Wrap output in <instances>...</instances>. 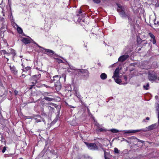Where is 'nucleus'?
Returning a JSON list of instances; mask_svg holds the SVG:
<instances>
[{
	"mask_svg": "<svg viewBox=\"0 0 159 159\" xmlns=\"http://www.w3.org/2000/svg\"><path fill=\"white\" fill-rule=\"evenodd\" d=\"M129 57L128 55L127 54L123 55L120 56L118 59L119 61L122 62L126 60Z\"/></svg>",
	"mask_w": 159,
	"mask_h": 159,
	"instance_id": "6",
	"label": "nucleus"
},
{
	"mask_svg": "<svg viewBox=\"0 0 159 159\" xmlns=\"http://www.w3.org/2000/svg\"><path fill=\"white\" fill-rule=\"evenodd\" d=\"M114 79L115 80V81L116 82V83H117L119 84H121V83L122 81H121V80L120 79L118 78L116 79L115 78H114Z\"/></svg>",
	"mask_w": 159,
	"mask_h": 159,
	"instance_id": "20",
	"label": "nucleus"
},
{
	"mask_svg": "<svg viewBox=\"0 0 159 159\" xmlns=\"http://www.w3.org/2000/svg\"><path fill=\"white\" fill-rule=\"evenodd\" d=\"M131 139H133L135 140V142H140L141 143H143L144 142V141H143L139 139H138L136 137L133 136L131 138Z\"/></svg>",
	"mask_w": 159,
	"mask_h": 159,
	"instance_id": "18",
	"label": "nucleus"
},
{
	"mask_svg": "<svg viewBox=\"0 0 159 159\" xmlns=\"http://www.w3.org/2000/svg\"><path fill=\"white\" fill-rule=\"evenodd\" d=\"M0 86L2 87V89H3L4 91V93H3V94L6 95V94L7 93V92L6 90L3 87V84L2 83L1 80L0 79Z\"/></svg>",
	"mask_w": 159,
	"mask_h": 159,
	"instance_id": "19",
	"label": "nucleus"
},
{
	"mask_svg": "<svg viewBox=\"0 0 159 159\" xmlns=\"http://www.w3.org/2000/svg\"><path fill=\"white\" fill-rule=\"evenodd\" d=\"M152 43L153 44H155L156 43V41L155 38L153 39Z\"/></svg>",
	"mask_w": 159,
	"mask_h": 159,
	"instance_id": "40",
	"label": "nucleus"
},
{
	"mask_svg": "<svg viewBox=\"0 0 159 159\" xmlns=\"http://www.w3.org/2000/svg\"><path fill=\"white\" fill-rule=\"evenodd\" d=\"M21 41L23 43L25 44L30 43L32 41H33L32 39L30 38H24L21 40Z\"/></svg>",
	"mask_w": 159,
	"mask_h": 159,
	"instance_id": "9",
	"label": "nucleus"
},
{
	"mask_svg": "<svg viewBox=\"0 0 159 159\" xmlns=\"http://www.w3.org/2000/svg\"><path fill=\"white\" fill-rule=\"evenodd\" d=\"M71 108H74V107H73V106H71Z\"/></svg>",
	"mask_w": 159,
	"mask_h": 159,
	"instance_id": "46",
	"label": "nucleus"
},
{
	"mask_svg": "<svg viewBox=\"0 0 159 159\" xmlns=\"http://www.w3.org/2000/svg\"><path fill=\"white\" fill-rule=\"evenodd\" d=\"M9 0H8V2H9ZM10 0V1H11V0Z\"/></svg>",
	"mask_w": 159,
	"mask_h": 159,
	"instance_id": "49",
	"label": "nucleus"
},
{
	"mask_svg": "<svg viewBox=\"0 0 159 159\" xmlns=\"http://www.w3.org/2000/svg\"><path fill=\"white\" fill-rule=\"evenodd\" d=\"M11 71L12 74L14 75H16L18 72V71L16 68L15 66L13 65H10L9 66Z\"/></svg>",
	"mask_w": 159,
	"mask_h": 159,
	"instance_id": "8",
	"label": "nucleus"
},
{
	"mask_svg": "<svg viewBox=\"0 0 159 159\" xmlns=\"http://www.w3.org/2000/svg\"><path fill=\"white\" fill-rule=\"evenodd\" d=\"M22 77H23V76H24H24H25V75H24V74H23V75H22Z\"/></svg>",
	"mask_w": 159,
	"mask_h": 159,
	"instance_id": "44",
	"label": "nucleus"
},
{
	"mask_svg": "<svg viewBox=\"0 0 159 159\" xmlns=\"http://www.w3.org/2000/svg\"><path fill=\"white\" fill-rule=\"evenodd\" d=\"M75 94L79 99H82V98L78 90H75Z\"/></svg>",
	"mask_w": 159,
	"mask_h": 159,
	"instance_id": "16",
	"label": "nucleus"
},
{
	"mask_svg": "<svg viewBox=\"0 0 159 159\" xmlns=\"http://www.w3.org/2000/svg\"><path fill=\"white\" fill-rule=\"evenodd\" d=\"M49 107H50V108H52V107L51 106H49Z\"/></svg>",
	"mask_w": 159,
	"mask_h": 159,
	"instance_id": "47",
	"label": "nucleus"
},
{
	"mask_svg": "<svg viewBox=\"0 0 159 159\" xmlns=\"http://www.w3.org/2000/svg\"><path fill=\"white\" fill-rule=\"evenodd\" d=\"M1 52L2 53H3V54H6L7 53V52L6 51L4 50H1Z\"/></svg>",
	"mask_w": 159,
	"mask_h": 159,
	"instance_id": "36",
	"label": "nucleus"
},
{
	"mask_svg": "<svg viewBox=\"0 0 159 159\" xmlns=\"http://www.w3.org/2000/svg\"><path fill=\"white\" fill-rule=\"evenodd\" d=\"M97 144L103 150V151L105 152V150L102 148V145L99 143H97Z\"/></svg>",
	"mask_w": 159,
	"mask_h": 159,
	"instance_id": "31",
	"label": "nucleus"
},
{
	"mask_svg": "<svg viewBox=\"0 0 159 159\" xmlns=\"http://www.w3.org/2000/svg\"><path fill=\"white\" fill-rule=\"evenodd\" d=\"M148 77L149 80L152 82L157 79V76L156 74H150L148 75Z\"/></svg>",
	"mask_w": 159,
	"mask_h": 159,
	"instance_id": "5",
	"label": "nucleus"
},
{
	"mask_svg": "<svg viewBox=\"0 0 159 159\" xmlns=\"http://www.w3.org/2000/svg\"><path fill=\"white\" fill-rule=\"evenodd\" d=\"M30 69L31 68L30 67L27 66L25 68V69L24 70V71H30Z\"/></svg>",
	"mask_w": 159,
	"mask_h": 159,
	"instance_id": "32",
	"label": "nucleus"
},
{
	"mask_svg": "<svg viewBox=\"0 0 159 159\" xmlns=\"http://www.w3.org/2000/svg\"><path fill=\"white\" fill-rule=\"evenodd\" d=\"M55 86L57 90H59L61 89V86L59 82H57V83L55 84Z\"/></svg>",
	"mask_w": 159,
	"mask_h": 159,
	"instance_id": "14",
	"label": "nucleus"
},
{
	"mask_svg": "<svg viewBox=\"0 0 159 159\" xmlns=\"http://www.w3.org/2000/svg\"><path fill=\"white\" fill-rule=\"evenodd\" d=\"M114 151L115 153L117 154H119V151L116 148H115L114 149Z\"/></svg>",
	"mask_w": 159,
	"mask_h": 159,
	"instance_id": "29",
	"label": "nucleus"
},
{
	"mask_svg": "<svg viewBox=\"0 0 159 159\" xmlns=\"http://www.w3.org/2000/svg\"><path fill=\"white\" fill-rule=\"evenodd\" d=\"M34 43H35V44H36L40 48H42L43 49H44L45 50V52H46L48 53H47V54L48 55V54L50 53H52V54H55V52L49 49H44V48H43L40 47V46L38 45L35 42H34Z\"/></svg>",
	"mask_w": 159,
	"mask_h": 159,
	"instance_id": "10",
	"label": "nucleus"
},
{
	"mask_svg": "<svg viewBox=\"0 0 159 159\" xmlns=\"http://www.w3.org/2000/svg\"><path fill=\"white\" fill-rule=\"evenodd\" d=\"M156 125L155 124L152 125L148 127V129L150 130H152L155 128Z\"/></svg>",
	"mask_w": 159,
	"mask_h": 159,
	"instance_id": "23",
	"label": "nucleus"
},
{
	"mask_svg": "<svg viewBox=\"0 0 159 159\" xmlns=\"http://www.w3.org/2000/svg\"><path fill=\"white\" fill-rule=\"evenodd\" d=\"M41 77V75L39 74L38 75H34L32 77V78L33 80H34L35 81V82H33L32 83L33 84L31 85V87L30 88V89L32 88V86L35 85V84L37 83L38 82V80Z\"/></svg>",
	"mask_w": 159,
	"mask_h": 159,
	"instance_id": "4",
	"label": "nucleus"
},
{
	"mask_svg": "<svg viewBox=\"0 0 159 159\" xmlns=\"http://www.w3.org/2000/svg\"><path fill=\"white\" fill-rule=\"evenodd\" d=\"M110 131H111L112 133H118L119 132H121V131H124L125 132L124 133V134H131V133H135L137 132H139L141 131H145L146 130L143 129H137V130H120L119 131L117 129H112L110 130Z\"/></svg>",
	"mask_w": 159,
	"mask_h": 159,
	"instance_id": "2",
	"label": "nucleus"
},
{
	"mask_svg": "<svg viewBox=\"0 0 159 159\" xmlns=\"http://www.w3.org/2000/svg\"><path fill=\"white\" fill-rule=\"evenodd\" d=\"M19 159H23V158H20Z\"/></svg>",
	"mask_w": 159,
	"mask_h": 159,
	"instance_id": "48",
	"label": "nucleus"
},
{
	"mask_svg": "<svg viewBox=\"0 0 159 159\" xmlns=\"http://www.w3.org/2000/svg\"><path fill=\"white\" fill-rule=\"evenodd\" d=\"M1 10H2V13L3 14L2 16H5V13L6 12H7V11L6 10V9L5 8H2L1 7Z\"/></svg>",
	"mask_w": 159,
	"mask_h": 159,
	"instance_id": "22",
	"label": "nucleus"
},
{
	"mask_svg": "<svg viewBox=\"0 0 159 159\" xmlns=\"http://www.w3.org/2000/svg\"><path fill=\"white\" fill-rule=\"evenodd\" d=\"M143 121H145V120H144Z\"/></svg>",
	"mask_w": 159,
	"mask_h": 159,
	"instance_id": "50",
	"label": "nucleus"
},
{
	"mask_svg": "<svg viewBox=\"0 0 159 159\" xmlns=\"http://www.w3.org/2000/svg\"><path fill=\"white\" fill-rule=\"evenodd\" d=\"M97 130L98 131L103 132V131H106V130L103 128H98V129H97Z\"/></svg>",
	"mask_w": 159,
	"mask_h": 159,
	"instance_id": "26",
	"label": "nucleus"
},
{
	"mask_svg": "<svg viewBox=\"0 0 159 159\" xmlns=\"http://www.w3.org/2000/svg\"><path fill=\"white\" fill-rule=\"evenodd\" d=\"M123 77H124V80L126 81V82L123 83H122L121 84H127V83H128V82H127V77H126V75H124L123 76Z\"/></svg>",
	"mask_w": 159,
	"mask_h": 159,
	"instance_id": "27",
	"label": "nucleus"
},
{
	"mask_svg": "<svg viewBox=\"0 0 159 159\" xmlns=\"http://www.w3.org/2000/svg\"><path fill=\"white\" fill-rule=\"evenodd\" d=\"M35 121L36 122H41V121H43V122L44 121V120L40 116H39L37 118L35 119Z\"/></svg>",
	"mask_w": 159,
	"mask_h": 159,
	"instance_id": "17",
	"label": "nucleus"
},
{
	"mask_svg": "<svg viewBox=\"0 0 159 159\" xmlns=\"http://www.w3.org/2000/svg\"><path fill=\"white\" fill-rule=\"evenodd\" d=\"M117 11L120 16L124 18L128 17L129 20L130 14L127 7L125 6H121L120 4H117Z\"/></svg>",
	"mask_w": 159,
	"mask_h": 159,
	"instance_id": "1",
	"label": "nucleus"
},
{
	"mask_svg": "<svg viewBox=\"0 0 159 159\" xmlns=\"http://www.w3.org/2000/svg\"><path fill=\"white\" fill-rule=\"evenodd\" d=\"M143 88L144 89L147 90L149 89V84L148 83L146 85H144L143 86Z\"/></svg>",
	"mask_w": 159,
	"mask_h": 159,
	"instance_id": "21",
	"label": "nucleus"
},
{
	"mask_svg": "<svg viewBox=\"0 0 159 159\" xmlns=\"http://www.w3.org/2000/svg\"><path fill=\"white\" fill-rule=\"evenodd\" d=\"M6 55L7 56H9L11 55V51L10 52H7Z\"/></svg>",
	"mask_w": 159,
	"mask_h": 159,
	"instance_id": "38",
	"label": "nucleus"
},
{
	"mask_svg": "<svg viewBox=\"0 0 159 159\" xmlns=\"http://www.w3.org/2000/svg\"><path fill=\"white\" fill-rule=\"evenodd\" d=\"M154 24L155 25H159V21H157L156 22H156H155L154 23Z\"/></svg>",
	"mask_w": 159,
	"mask_h": 159,
	"instance_id": "41",
	"label": "nucleus"
},
{
	"mask_svg": "<svg viewBox=\"0 0 159 159\" xmlns=\"http://www.w3.org/2000/svg\"><path fill=\"white\" fill-rule=\"evenodd\" d=\"M95 3L98 4L100 2L101 0H93Z\"/></svg>",
	"mask_w": 159,
	"mask_h": 159,
	"instance_id": "34",
	"label": "nucleus"
},
{
	"mask_svg": "<svg viewBox=\"0 0 159 159\" xmlns=\"http://www.w3.org/2000/svg\"><path fill=\"white\" fill-rule=\"evenodd\" d=\"M58 62H60V63H63L64 62L63 61H62V60H61V59H59L58 60Z\"/></svg>",
	"mask_w": 159,
	"mask_h": 159,
	"instance_id": "39",
	"label": "nucleus"
},
{
	"mask_svg": "<svg viewBox=\"0 0 159 159\" xmlns=\"http://www.w3.org/2000/svg\"><path fill=\"white\" fill-rule=\"evenodd\" d=\"M17 30L18 32L20 34H21L23 32V31L21 28L19 27H17Z\"/></svg>",
	"mask_w": 159,
	"mask_h": 159,
	"instance_id": "24",
	"label": "nucleus"
},
{
	"mask_svg": "<svg viewBox=\"0 0 159 159\" xmlns=\"http://www.w3.org/2000/svg\"><path fill=\"white\" fill-rule=\"evenodd\" d=\"M6 59H7V61H8L9 60V59L7 58H6Z\"/></svg>",
	"mask_w": 159,
	"mask_h": 159,
	"instance_id": "45",
	"label": "nucleus"
},
{
	"mask_svg": "<svg viewBox=\"0 0 159 159\" xmlns=\"http://www.w3.org/2000/svg\"><path fill=\"white\" fill-rule=\"evenodd\" d=\"M10 50L11 51V54H12V55L13 56H14L16 55V53L14 52V50L13 49L11 48Z\"/></svg>",
	"mask_w": 159,
	"mask_h": 159,
	"instance_id": "28",
	"label": "nucleus"
},
{
	"mask_svg": "<svg viewBox=\"0 0 159 159\" xmlns=\"http://www.w3.org/2000/svg\"><path fill=\"white\" fill-rule=\"evenodd\" d=\"M44 99L47 101H50L53 100V98H50L48 97H45L44 98Z\"/></svg>",
	"mask_w": 159,
	"mask_h": 159,
	"instance_id": "25",
	"label": "nucleus"
},
{
	"mask_svg": "<svg viewBox=\"0 0 159 159\" xmlns=\"http://www.w3.org/2000/svg\"><path fill=\"white\" fill-rule=\"evenodd\" d=\"M85 143L88 147L89 149L93 150H98V147L95 143H89L85 142Z\"/></svg>",
	"mask_w": 159,
	"mask_h": 159,
	"instance_id": "3",
	"label": "nucleus"
},
{
	"mask_svg": "<svg viewBox=\"0 0 159 159\" xmlns=\"http://www.w3.org/2000/svg\"><path fill=\"white\" fill-rule=\"evenodd\" d=\"M60 78V77L58 75H55L53 76V79H52V80L54 81L55 84L56 83H57V82H59L58 81Z\"/></svg>",
	"mask_w": 159,
	"mask_h": 159,
	"instance_id": "13",
	"label": "nucleus"
},
{
	"mask_svg": "<svg viewBox=\"0 0 159 159\" xmlns=\"http://www.w3.org/2000/svg\"><path fill=\"white\" fill-rule=\"evenodd\" d=\"M14 93H15L16 95H17L18 93V92L16 90H15L14 91Z\"/></svg>",
	"mask_w": 159,
	"mask_h": 159,
	"instance_id": "42",
	"label": "nucleus"
},
{
	"mask_svg": "<svg viewBox=\"0 0 159 159\" xmlns=\"http://www.w3.org/2000/svg\"><path fill=\"white\" fill-rule=\"evenodd\" d=\"M77 71L79 73V74H80V73L81 74H84V75L85 76H89V73L88 70H81V69H78L77 70Z\"/></svg>",
	"mask_w": 159,
	"mask_h": 159,
	"instance_id": "7",
	"label": "nucleus"
},
{
	"mask_svg": "<svg viewBox=\"0 0 159 159\" xmlns=\"http://www.w3.org/2000/svg\"><path fill=\"white\" fill-rule=\"evenodd\" d=\"M100 77L101 79L104 80L107 79V75L105 73H102L101 74Z\"/></svg>",
	"mask_w": 159,
	"mask_h": 159,
	"instance_id": "15",
	"label": "nucleus"
},
{
	"mask_svg": "<svg viewBox=\"0 0 159 159\" xmlns=\"http://www.w3.org/2000/svg\"><path fill=\"white\" fill-rule=\"evenodd\" d=\"M66 65H68L69 66L70 69L72 70H74L75 69L74 67L69 64L68 63H67V64H66Z\"/></svg>",
	"mask_w": 159,
	"mask_h": 159,
	"instance_id": "30",
	"label": "nucleus"
},
{
	"mask_svg": "<svg viewBox=\"0 0 159 159\" xmlns=\"http://www.w3.org/2000/svg\"><path fill=\"white\" fill-rule=\"evenodd\" d=\"M6 150V148L5 147H4L3 148V149L2 150V152L3 153L5 152Z\"/></svg>",
	"mask_w": 159,
	"mask_h": 159,
	"instance_id": "35",
	"label": "nucleus"
},
{
	"mask_svg": "<svg viewBox=\"0 0 159 159\" xmlns=\"http://www.w3.org/2000/svg\"><path fill=\"white\" fill-rule=\"evenodd\" d=\"M11 1H10L9 0V2H8V5H7L6 6V8L7 11H11Z\"/></svg>",
	"mask_w": 159,
	"mask_h": 159,
	"instance_id": "12",
	"label": "nucleus"
},
{
	"mask_svg": "<svg viewBox=\"0 0 159 159\" xmlns=\"http://www.w3.org/2000/svg\"><path fill=\"white\" fill-rule=\"evenodd\" d=\"M82 13V10H81L80 9L79 12V14H77V15L78 16H79L80 15V14Z\"/></svg>",
	"mask_w": 159,
	"mask_h": 159,
	"instance_id": "37",
	"label": "nucleus"
},
{
	"mask_svg": "<svg viewBox=\"0 0 159 159\" xmlns=\"http://www.w3.org/2000/svg\"><path fill=\"white\" fill-rule=\"evenodd\" d=\"M150 36L153 39L155 38L154 35L152 33L150 32L149 34Z\"/></svg>",
	"mask_w": 159,
	"mask_h": 159,
	"instance_id": "33",
	"label": "nucleus"
},
{
	"mask_svg": "<svg viewBox=\"0 0 159 159\" xmlns=\"http://www.w3.org/2000/svg\"><path fill=\"white\" fill-rule=\"evenodd\" d=\"M119 69L118 68L116 69L114 73V75L112 78H118L119 77Z\"/></svg>",
	"mask_w": 159,
	"mask_h": 159,
	"instance_id": "11",
	"label": "nucleus"
},
{
	"mask_svg": "<svg viewBox=\"0 0 159 159\" xmlns=\"http://www.w3.org/2000/svg\"><path fill=\"white\" fill-rule=\"evenodd\" d=\"M146 120H149V118L148 117H147L146 118Z\"/></svg>",
	"mask_w": 159,
	"mask_h": 159,
	"instance_id": "43",
	"label": "nucleus"
}]
</instances>
